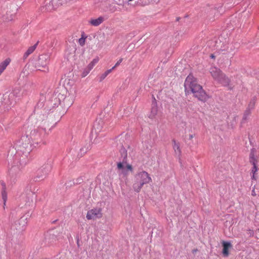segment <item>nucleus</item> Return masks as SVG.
<instances>
[{
  "mask_svg": "<svg viewBox=\"0 0 259 259\" xmlns=\"http://www.w3.org/2000/svg\"><path fill=\"white\" fill-rule=\"evenodd\" d=\"M184 86L186 93H192L194 96L201 101L205 102L209 98L202 86L198 83L197 79L191 74L187 77Z\"/></svg>",
  "mask_w": 259,
  "mask_h": 259,
  "instance_id": "1",
  "label": "nucleus"
},
{
  "mask_svg": "<svg viewBox=\"0 0 259 259\" xmlns=\"http://www.w3.org/2000/svg\"><path fill=\"white\" fill-rule=\"evenodd\" d=\"M151 182L152 178L150 175L147 171L142 170L134 176L133 188L135 192L139 193L144 185L148 184Z\"/></svg>",
  "mask_w": 259,
  "mask_h": 259,
  "instance_id": "2",
  "label": "nucleus"
},
{
  "mask_svg": "<svg viewBox=\"0 0 259 259\" xmlns=\"http://www.w3.org/2000/svg\"><path fill=\"white\" fill-rule=\"evenodd\" d=\"M209 73L214 80L222 84L224 86L229 85L230 79L222 70L217 67H211L209 69Z\"/></svg>",
  "mask_w": 259,
  "mask_h": 259,
  "instance_id": "3",
  "label": "nucleus"
},
{
  "mask_svg": "<svg viewBox=\"0 0 259 259\" xmlns=\"http://www.w3.org/2000/svg\"><path fill=\"white\" fill-rule=\"evenodd\" d=\"M103 217L101 208H93L88 211L86 218L88 220H96Z\"/></svg>",
  "mask_w": 259,
  "mask_h": 259,
  "instance_id": "4",
  "label": "nucleus"
},
{
  "mask_svg": "<svg viewBox=\"0 0 259 259\" xmlns=\"http://www.w3.org/2000/svg\"><path fill=\"white\" fill-rule=\"evenodd\" d=\"M50 57L48 55H41L38 59V61L37 65V68L38 70H41L40 67L44 68L46 69L47 71H49V68L48 64L49 63Z\"/></svg>",
  "mask_w": 259,
  "mask_h": 259,
  "instance_id": "5",
  "label": "nucleus"
},
{
  "mask_svg": "<svg viewBox=\"0 0 259 259\" xmlns=\"http://www.w3.org/2000/svg\"><path fill=\"white\" fill-rule=\"evenodd\" d=\"M99 57L94 59L88 65L84 68L81 73V76L83 78L87 76L95 65L99 62Z\"/></svg>",
  "mask_w": 259,
  "mask_h": 259,
  "instance_id": "6",
  "label": "nucleus"
},
{
  "mask_svg": "<svg viewBox=\"0 0 259 259\" xmlns=\"http://www.w3.org/2000/svg\"><path fill=\"white\" fill-rule=\"evenodd\" d=\"M223 251L222 253L225 257H228L229 255V249L232 247L231 244L229 242L223 241L222 242Z\"/></svg>",
  "mask_w": 259,
  "mask_h": 259,
  "instance_id": "7",
  "label": "nucleus"
},
{
  "mask_svg": "<svg viewBox=\"0 0 259 259\" xmlns=\"http://www.w3.org/2000/svg\"><path fill=\"white\" fill-rule=\"evenodd\" d=\"M104 19L102 17H99L97 19H92L90 20L89 23L93 26H98L100 25Z\"/></svg>",
  "mask_w": 259,
  "mask_h": 259,
  "instance_id": "8",
  "label": "nucleus"
},
{
  "mask_svg": "<svg viewBox=\"0 0 259 259\" xmlns=\"http://www.w3.org/2000/svg\"><path fill=\"white\" fill-rule=\"evenodd\" d=\"M38 42L36 43L34 45L30 47L26 52L24 53L23 55V58L24 59H26L30 54H31L36 49V47L37 46Z\"/></svg>",
  "mask_w": 259,
  "mask_h": 259,
  "instance_id": "9",
  "label": "nucleus"
},
{
  "mask_svg": "<svg viewBox=\"0 0 259 259\" xmlns=\"http://www.w3.org/2000/svg\"><path fill=\"white\" fill-rule=\"evenodd\" d=\"M11 59L10 58L6 59L4 61L0 63V75L5 70L7 66L10 64Z\"/></svg>",
  "mask_w": 259,
  "mask_h": 259,
  "instance_id": "10",
  "label": "nucleus"
},
{
  "mask_svg": "<svg viewBox=\"0 0 259 259\" xmlns=\"http://www.w3.org/2000/svg\"><path fill=\"white\" fill-rule=\"evenodd\" d=\"M173 148L175 150V152L176 154L178 155H180L181 153V149L180 147V144L179 143L177 142L176 141H173Z\"/></svg>",
  "mask_w": 259,
  "mask_h": 259,
  "instance_id": "11",
  "label": "nucleus"
},
{
  "mask_svg": "<svg viewBox=\"0 0 259 259\" xmlns=\"http://www.w3.org/2000/svg\"><path fill=\"white\" fill-rule=\"evenodd\" d=\"M117 168L118 169L120 170L121 172L124 175H127V173L125 172V170L124 169V163L121 162H118L117 164Z\"/></svg>",
  "mask_w": 259,
  "mask_h": 259,
  "instance_id": "12",
  "label": "nucleus"
},
{
  "mask_svg": "<svg viewBox=\"0 0 259 259\" xmlns=\"http://www.w3.org/2000/svg\"><path fill=\"white\" fill-rule=\"evenodd\" d=\"M30 136L31 138L34 140H38V139L40 138V135L39 134H37V131L35 130L31 132Z\"/></svg>",
  "mask_w": 259,
  "mask_h": 259,
  "instance_id": "13",
  "label": "nucleus"
},
{
  "mask_svg": "<svg viewBox=\"0 0 259 259\" xmlns=\"http://www.w3.org/2000/svg\"><path fill=\"white\" fill-rule=\"evenodd\" d=\"M249 161L251 164L257 163V160L255 157L253 151H251L250 154Z\"/></svg>",
  "mask_w": 259,
  "mask_h": 259,
  "instance_id": "14",
  "label": "nucleus"
},
{
  "mask_svg": "<svg viewBox=\"0 0 259 259\" xmlns=\"http://www.w3.org/2000/svg\"><path fill=\"white\" fill-rule=\"evenodd\" d=\"M249 161L251 164L257 163V160L255 157L253 151H251L250 154Z\"/></svg>",
  "mask_w": 259,
  "mask_h": 259,
  "instance_id": "15",
  "label": "nucleus"
},
{
  "mask_svg": "<svg viewBox=\"0 0 259 259\" xmlns=\"http://www.w3.org/2000/svg\"><path fill=\"white\" fill-rule=\"evenodd\" d=\"M112 71V69H109V70H107V71H106L104 73H103L101 76H100V80H103L104 78H105V77L110 73H111Z\"/></svg>",
  "mask_w": 259,
  "mask_h": 259,
  "instance_id": "16",
  "label": "nucleus"
},
{
  "mask_svg": "<svg viewBox=\"0 0 259 259\" xmlns=\"http://www.w3.org/2000/svg\"><path fill=\"white\" fill-rule=\"evenodd\" d=\"M2 195L3 199L4 200V206H5L6 201H7V193H6V190L5 189H4V190H3V191L2 192Z\"/></svg>",
  "mask_w": 259,
  "mask_h": 259,
  "instance_id": "17",
  "label": "nucleus"
},
{
  "mask_svg": "<svg viewBox=\"0 0 259 259\" xmlns=\"http://www.w3.org/2000/svg\"><path fill=\"white\" fill-rule=\"evenodd\" d=\"M157 113V108L156 107H153L151 109L150 117L153 118Z\"/></svg>",
  "mask_w": 259,
  "mask_h": 259,
  "instance_id": "18",
  "label": "nucleus"
},
{
  "mask_svg": "<svg viewBox=\"0 0 259 259\" xmlns=\"http://www.w3.org/2000/svg\"><path fill=\"white\" fill-rule=\"evenodd\" d=\"M85 38L86 37L82 36L81 38H80L78 40V43L81 46H83L85 42Z\"/></svg>",
  "mask_w": 259,
  "mask_h": 259,
  "instance_id": "19",
  "label": "nucleus"
},
{
  "mask_svg": "<svg viewBox=\"0 0 259 259\" xmlns=\"http://www.w3.org/2000/svg\"><path fill=\"white\" fill-rule=\"evenodd\" d=\"M252 164L253 165V167L251 169V173L255 174L257 171L258 170L257 163H254Z\"/></svg>",
  "mask_w": 259,
  "mask_h": 259,
  "instance_id": "20",
  "label": "nucleus"
},
{
  "mask_svg": "<svg viewBox=\"0 0 259 259\" xmlns=\"http://www.w3.org/2000/svg\"><path fill=\"white\" fill-rule=\"evenodd\" d=\"M125 168L127 170L132 172L133 171V168L132 165L131 164L126 163V162L125 163Z\"/></svg>",
  "mask_w": 259,
  "mask_h": 259,
  "instance_id": "21",
  "label": "nucleus"
},
{
  "mask_svg": "<svg viewBox=\"0 0 259 259\" xmlns=\"http://www.w3.org/2000/svg\"><path fill=\"white\" fill-rule=\"evenodd\" d=\"M250 111L249 110H246L245 113H244V114L243 118L244 119H246L247 117L250 114Z\"/></svg>",
  "mask_w": 259,
  "mask_h": 259,
  "instance_id": "22",
  "label": "nucleus"
},
{
  "mask_svg": "<svg viewBox=\"0 0 259 259\" xmlns=\"http://www.w3.org/2000/svg\"><path fill=\"white\" fill-rule=\"evenodd\" d=\"M122 61V59H120L115 64V66H118Z\"/></svg>",
  "mask_w": 259,
  "mask_h": 259,
  "instance_id": "23",
  "label": "nucleus"
},
{
  "mask_svg": "<svg viewBox=\"0 0 259 259\" xmlns=\"http://www.w3.org/2000/svg\"><path fill=\"white\" fill-rule=\"evenodd\" d=\"M251 195L253 196H256V194L255 193V189L254 188H253L252 190L251 191Z\"/></svg>",
  "mask_w": 259,
  "mask_h": 259,
  "instance_id": "24",
  "label": "nucleus"
},
{
  "mask_svg": "<svg viewBox=\"0 0 259 259\" xmlns=\"http://www.w3.org/2000/svg\"><path fill=\"white\" fill-rule=\"evenodd\" d=\"M194 136L193 134H190L189 136V140H191L194 138Z\"/></svg>",
  "mask_w": 259,
  "mask_h": 259,
  "instance_id": "25",
  "label": "nucleus"
},
{
  "mask_svg": "<svg viewBox=\"0 0 259 259\" xmlns=\"http://www.w3.org/2000/svg\"><path fill=\"white\" fill-rule=\"evenodd\" d=\"M255 174H252V179L256 180Z\"/></svg>",
  "mask_w": 259,
  "mask_h": 259,
  "instance_id": "26",
  "label": "nucleus"
},
{
  "mask_svg": "<svg viewBox=\"0 0 259 259\" xmlns=\"http://www.w3.org/2000/svg\"><path fill=\"white\" fill-rule=\"evenodd\" d=\"M197 250H197V249H193V250H192V252H193V253H195L196 251H197Z\"/></svg>",
  "mask_w": 259,
  "mask_h": 259,
  "instance_id": "27",
  "label": "nucleus"
},
{
  "mask_svg": "<svg viewBox=\"0 0 259 259\" xmlns=\"http://www.w3.org/2000/svg\"><path fill=\"white\" fill-rule=\"evenodd\" d=\"M210 58H212V59H214L215 58V56L213 55V54H211L210 56Z\"/></svg>",
  "mask_w": 259,
  "mask_h": 259,
  "instance_id": "28",
  "label": "nucleus"
},
{
  "mask_svg": "<svg viewBox=\"0 0 259 259\" xmlns=\"http://www.w3.org/2000/svg\"><path fill=\"white\" fill-rule=\"evenodd\" d=\"M117 66H115V65L111 69L112 70H113L114 68H115V67H116Z\"/></svg>",
  "mask_w": 259,
  "mask_h": 259,
  "instance_id": "29",
  "label": "nucleus"
},
{
  "mask_svg": "<svg viewBox=\"0 0 259 259\" xmlns=\"http://www.w3.org/2000/svg\"><path fill=\"white\" fill-rule=\"evenodd\" d=\"M254 103H255L254 101H253L252 103V107H253V106L254 105Z\"/></svg>",
  "mask_w": 259,
  "mask_h": 259,
  "instance_id": "30",
  "label": "nucleus"
},
{
  "mask_svg": "<svg viewBox=\"0 0 259 259\" xmlns=\"http://www.w3.org/2000/svg\"><path fill=\"white\" fill-rule=\"evenodd\" d=\"M251 104V103H249V105H248V106H249V108H250Z\"/></svg>",
  "mask_w": 259,
  "mask_h": 259,
  "instance_id": "31",
  "label": "nucleus"
},
{
  "mask_svg": "<svg viewBox=\"0 0 259 259\" xmlns=\"http://www.w3.org/2000/svg\"><path fill=\"white\" fill-rule=\"evenodd\" d=\"M13 17H12L11 19H9L8 20H13Z\"/></svg>",
  "mask_w": 259,
  "mask_h": 259,
  "instance_id": "32",
  "label": "nucleus"
},
{
  "mask_svg": "<svg viewBox=\"0 0 259 259\" xmlns=\"http://www.w3.org/2000/svg\"><path fill=\"white\" fill-rule=\"evenodd\" d=\"M256 232H259V228H258V229H257L256 230Z\"/></svg>",
  "mask_w": 259,
  "mask_h": 259,
  "instance_id": "33",
  "label": "nucleus"
}]
</instances>
